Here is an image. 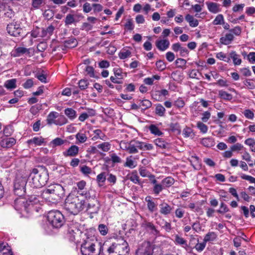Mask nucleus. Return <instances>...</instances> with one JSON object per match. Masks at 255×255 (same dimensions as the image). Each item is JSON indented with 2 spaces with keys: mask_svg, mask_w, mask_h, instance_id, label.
<instances>
[{
  "mask_svg": "<svg viewBox=\"0 0 255 255\" xmlns=\"http://www.w3.org/2000/svg\"><path fill=\"white\" fill-rule=\"evenodd\" d=\"M40 195L48 204H56L65 196V190L60 184H55L49 186Z\"/></svg>",
  "mask_w": 255,
  "mask_h": 255,
  "instance_id": "obj_1",
  "label": "nucleus"
},
{
  "mask_svg": "<svg viewBox=\"0 0 255 255\" xmlns=\"http://www.w3.org/2000/svg\"><path fill=\"white\" fill-rule=\"evenodd\" d=\"M83 194V193L81 192L79 195L69 194L65 200V209L73 215H77L82 211L84 209L86 204Z\"/></svg>",
  "mask_w": 255,
  "mask_h": 255,
  "instance_id": "obj_2",
  "label": "nucleus"
},
{
  "mask_svg": "<svg viewBox=\"0 0 255 255\" xmlns=\"http://www.w3.org/2000/svg\"><path fill=\"white\" fill-rule=\"evenodd\" d=\"M29 183L33 188H40L45 185L48 180L46 168L42 166L33 168L29 176Z\"/></svg>",
  "mask_w": 255,
  "mask_h": 255,
  "instance_id": "obj_3",
  "label": "nucleus"
},
{
  "mask_svg": "<svg viewBox=\"0 0 255 255\" xmlns=\"http://www.w3.org/2000/svg\"><path fill=\"white\" fill-rule=\"evenodd\" d=\"M103 247L94 236L87 238L81 246L82 255H99L102 254Z\"/></svg>",
  "mask_w": 255,
  "mask_h": 255,
  "instance_id": "obj_4",
  "label": "nucleus"
},
{
  "mask_svg": "<svg viewBox=\"0 0 255 255\" xmlns=\"http://www.w3.org/2000/svg\"><path fill=\"white\" fill-rule=\"evenodd\" d=\"M87 204V210L92 214L98 213L100 209V203L98 201L95 192L94 190H88L86 192L84 197Z\"/></svg>",
  "mask_w": 255,
  "mask_h": 255,
  "instance_id": "obj_5",
  "label": "nucleus"
},
{
  "mask_svg": "<svg viewBox=\"0 0 255 255\" xmlns=\"http://www.w3.org/2000/svg\"><path fill=\"white\" fill-rule=\"evenodd\" d=\"M47 220L53 228H60L64 224V218L62 213L57 210L51 211L47 215Z\"/></svg>",
  "mask_w": 255,
  "mask_h": 255,
  "instance_id": "obj_6",
  "label": "nucleus"
},
{
  "mask_svg": "<svg viewBox=\"0 0 255 255\" xmlns=\"http://www.w3.org/2000/svg\"><path fill=\"white\" fill-rule=\"evenodd\" d=\"M27 181L26 176H18L15 178L13 185V191L16 195L21 197L24 195Z\"/></svg>",
  "mask_w": 255,
  "mask_h": 255,
  "instance_id": "obj_7",
  "label": "nucleus"
},
{
  "mask_svg": "<svg viewBox=\"0 0 255 255\" xmlns=\"http://www.w3.org/2000/svg\"><path fill=\"white\" fill-rule=\"evenodd\" d=\"M14 207L15 210L19 211L21 213L23 212L28 213L31 211L29 209L28 201L22 196L15 199Z\"/></svg>",
  "mask_w": 255,
  "mask_h": 255,
  "instance_id": "obj_8",
  "label": "nucleus"
},
{
  "mask_svg": "<svg viewBox=\"0 0 255 255\" xmlns=\"http://www.w3.org/2000/svg\"><path fill=\"white\" fill-rule=\"evenodd\" d=\"M7 32L11 36L17 37L20 35L21 28L16 23L8 24L6 27Z\"/></svg>",
  "mask_w": 255,
  "mask_h": 255,
  "instance_id": "obj_9",
  "label": "nucleus"
},
{
  "mask_svg": "<svg viewBox=\"0 0 255 255\" xmlns=\"http://www.w3.org/2000/svg\"><path fill=\"white\" fill-rule=\"evenodd\" d=\"M152 253V248L149 242L143 243L141 247L136 253L139 255H151Z\"/></svg>",
  "mask_w": 255,
  "mask_h": 255,
  "instance_id": "obj_10",
  "label": "nucleus"
},
{
  "mask_svg": "<svg viewBox=\"0 0 255 255\" xmlns=\"http://www.w3.org/2000/svg\"><path fill=\"white\" fill-rule=\"evenodd\" d=\"M79 151V147L76 145H72L62 152V155L65 157H75Z\"/></svg>",
  "mask_w": 255,
  "mask_h": 255,
  "instance_id": "obj_11",
  "label": "nucleus"
},
{
  "mask_svg": "<svg viewBox=\"0 0 255 255\" xmlns=\"http://www.w3.org/2000/svg\"><path fill=\"white\" fill-rule=\"evenodd\" d=\"M155 45L158 50L163 51L169 47L170 42L167 39L157 40L156 41Z\"/></svg>",
  "mask_w": 255,
  "mask_h": 255,
  "instance_id": "obj_12",
  "label": "nucleus"
},
{
  "mask_svg": "<svg viewBox=\"0 0 255 255\" xmlns=\"http://www.w3.org/2000/svg\"><path fill=\"white\" fill-rule=\"evenodd\" d=\"M141 227L145 228L147 231H150L151 233L155 235L159 233L154 224L151 222L144 221L142 223Z\"/></svg>",
  "mask_w": 255,
  "mask_h": 255,
  "instance_id": "obj_13",
  "label": "nucleus"
},
{
  "mask_svg": "<svg viewBox=\"0 0 255 255\" xmlns=\"http://www.w3.org/2000/svg\"><path fill=\"white\" fill-rule=\"evenodd\" d=\"M160 213L164 215L169 214L173 208L166 202H163L159 205Z\"/></svg>",
  "mask_w": 255,
  "mask_h": 255,
  "instance_id": "obj_14",
  "label": "nucleus"
},
{
  "mask_svg": "<svg viewBox=\"0 0 255 255\" xmlns=\"http://www.w3.org/2000/svg\"><path fill=\"white\" fill-rule=\"evenodd\" d=\"M234 39V35L231 33H226L224 36L220 38V42L224 45H228L231 43Z\"/></svg>",
  "mask_w": 255,
  "mask_h": 255,
  "instance_id": "obj_15",
  "label": "nucleus"
},
{
  "mask_svg": "<svg viewBox=\"0 0 255 255\" xmlns=\"http://www.w3.org/2000/svg\"><path fill=\"white\" fill-rule=\"evenodd\" d=\"M206 3L211 12L217 13L220 11V5L218 3L210 1H207Z\"/></svg>",
  "mask_w": 255,
  "mask_h": 255,
  "instance_id": "obj_16",
  "label": "nucleus"
},
{
  "mask_svg": "<svg viewBox=\"0 0 255 255\" xmlns=\"http://www.w3.org/2000/svg\"><path fill=\"white\" fill-rule=\"evenodd\" d=\"M16 140L12 137L5 138L1 141V145L4 148H9L15 144Z\"/></svg>",
  "mask_w": 255,
  "mask_h": 255,
  "instance_id": "obj_17",
  "label": "nucleus"
},
{
  "mask_svg": "<svg viewBox=\"0 0 255 255\" xmlns=\"http://www.w3.org/2000/svg\"><path fill=\"white\" fill-rule=\"evenodd\" d=\"M59 116V113L56 112H50L47 117L46 122L48 125L55 124L56 119Z\"/></svg>",
  "mask_w": 255,
  "mask_h": 255,
  "instance_id": "obj_18",
  "label": "nucleus"
},
{
  "mask_svg": "<svg viewBox=\"0 0 255 255\" xmlns=\"http://www.w3.org/2000/svg\"><path fill=\"white\" fill-rule=\"evenodd\" d=\"M145 201L147 202L148 210L150 212H153L157 209L156 204L152 201L151 196H148L146 197Z\"/></svg>",
  "mask_w": 255,
  "mask_h": 255,
  "instance_id": "obj_19",
  "label": "nucleus"
},
{
  "mask_svg": "<svg viewBox=\"0 0 255 255\" xmlns=\"http://www.w3.org/2000/svg\"><path fill=\"white\" fill-rule=\"evenodd\" d=\"M39 198H40V197L39 196H37L36 195H31L29 197L28 199H27L28 201L29 209H30V210H32V208L33 207L34 205H37L39 203Z\"/></svg>",
  "mask_w": 255,
  "mask_h": 255,
  "instance_id": "obj_20",
  "label": "nucleus"
},
{
  "mask_svg": "<svg viewBox=\"0 0 255 255\" xmlns=\"http://www.w3.org/2000/svg\"><path fill=\"white\" fill-rule=\"evenodd\" d=\"M93 132L95 134V135L92 137V139L93 140H96L98 139H100L103 140H106L107 139L106 135L102 132L101 129H97L94 130Z\"/></svg>",
  "mask_w": 255,
  "mask_h": 255,
  "instance_id": "obj_21",
  "label": "nucleus"
},
{
  "mask_svg": "<svg viewBox=\"0 0 255 255\" xmlns=\"http://www.w3.org/2000/svg\"><path fill=\"white\" fill-rule=\"evenodd\" d=\"M66 116L70 120H74L77 117V113L75 110L71 108H66L64 111Z\"/></svg>",
  "mask_w": 255,
  "mask_h": 255,
  "instance_id": "obj_22",
  "label": "nucleus"
},
{
  "mask_svg": "<svg viewBox=\"0 0 255 255\" xmlns=\"http://www.w3.org/2000/svg\"><path fill=\"white\" fill-rule=\"evenodd\" d=\"M230 59L232 58L233 63L235 65H239L242 63V59L240 58V56L236 53L234 51H232L230 53Z\"/></svg>",
  "mask_w": 255,
  "mask_h": 255,
  "instance_id": "obj_23",
  "label": "nucleus"
},
{
  "mask_svg": "<svg viewBox=\"0 0 255 255\" xmlns=\"http://www.w3.org/2000/svg\"><path fill=\"white\" fill-rule=\"evenodd\" d=\"M154 143L156 146L162 149L169 148V144L165 141L162 138H158L154 140Z\"/></svg>",
  "mask_w": 255,
  "mask_h": 255,
  "instance_id": "obj_24",
  "label": "nucleus"
},
{
  "mask_svg": "<svg viewBox=\"0 0 255 255\" xmlns=\"http://www.w3.org/2000/svg\"><path fill=\"white\" fill-rule=\"evenodd\" d=\"M77 45V41L74 37L69 38L64 41V46L67 48H73Z\"/></svg>",
  "mask_w": 255,
  "mask_h": 255,
  "instance_id": "obj_25",
  "label": "nucleus"
},
{
  "mask_svg": "<svg viewBox=\"0 0 255 255\" xmlns=\"http://www.w3.org/2000/svg\"><path fill=\"white\" fill-rule=\"evenodd\" d=\"M44 142V139L42 137H34L27 141L29 144H34L36 145H41Z\"/></svg>",
  "mask_w": 255,
  "mask_h": 255,
  "instance_id": "obj_26",
  "label": "nucleus"
},
{
  "mask_svg": "<svg viewBox=\"0 0 255 255\" xmlns=\"http://www.w3.org/2000/svg\"><path fill=\"white\" fill-rule=\"evenodd\" d=\"M66 142H68L67 140L62 139L60 137H56L50 142V144L52 145L53 147H54L58 146H61Z\"/></svg>",
  "mask_w": 255,
  "mask_h": 255,
  "instance_id": "obj_27",
  "label": "nucleus"
},
{
  "mask_svg": "<svg viewBox=\"0 0 255 255\" xmlns=\"http://www.w3.org/2000/svg\"><path fill=\"white\" fill-rule=\"evenodd\" d=\"M182 134L184 137H190L191 138H193L195 134L193 132V131L192 129H191L189 127H185L182 131Z\"/></svg>",
  "mask_w": 255,
  "mask_h": 255,
  "instance_id": "obj_28",
  "label": "nucleus"
},
{
  "mask_svg": "<svg viewBox=\"0 0 255 255\" xmlns=\"http://www.w3.org/2000/svg\"><path fill=\"white\" fill-rule=\"evenodd\" d=\"M217 237V236L215 232H209L205 236L203 241L207 243L208 242L215 241Z\"/></svg>",
  "mask_w": 255,
  "mask_h": 255,
  "instance_id": "obj_29",
  "label": "nucleus"
},
{
  "mask_svg": "<svg viewBox=\"0 0 255 255\" xmlns=\"http://www.w3.org/2000/svg\"><path fill=\"white\" fill-rule=\"evenodd\" d=\"M76 184H77V186L78 190L77 191V192L76 195H79V192H81L82 193H83V194L82 195L83 197H85V194H86V191H83V190H84V189L86 186V182L83 180H82V181H80L77 182L76 183Z\"/></svg>",
  "mask_w": 255,
  "mask_h": 255,
  "instance_id": "obj_30",
  "label": "nucleus"
},
{
  "mask_svg": "<svg viewBox=\"0 0 255 255\" xmlns=\"http://www.w3.org/2000/svg\"><path fill=\"white\" fill-rule=\"evenodd\" d=\"M155 113L158 116L163 117L165 115V109L162 105L158 104L156 105Z\"/></svg>",
  "mask_w": 255,
  "mask_h": 255,
  "instance_id": "obj_31",
  "label": "nucleus"
},
{
  "mask_svg": "<svg viewBox=\"0 0 255 255\" xmlns=\"http://www.w3.org/2000/svg\"><path fill=\"white\" fill-rule=\"evenodd\" d=\"M219 96L220 98L227 101H230L233 99V96L231 94L223 90L219 91Z\"/></svg>",
  "mask_w": 255,
  "mask_h": 255,
  "instance_id": "obj_32",
  "label": "nucleus"
},
{
  "mask_svg": "<svg viewBox=\"0 0 255 255\" xmlns=\"http://www.w3.org/2000/svg\"><path fill=\"white\" fill-rule=\"evenodd\" d=\"M16 80L12 79L7 80L4 83V87L7 89H13L16 87Z\"/></svg>",
  "mask_w": 255,
  "mask_h": 255,
  "instance_id": "obj_33",
  "label": "nucleus"
},
{
  "mask_svg": "<svg viewBox=\"0 0 255 255\" xmlns=\"http://www.w3.org/2000/svg\"><path fill=\"white\" fill-rule=\"evenodd\" d=\"M129 179L134 184H138L139 185L141 184V183L139 179V177L137 175L136 171H133L131 172L130 176L129 177Z\"/></svg>",
  "mask_w": 255,
  "mask_h": 255,
  "instance_id": "obj_34",
  "label": "nucleus"
},
{
  "mask_svg": "<svg viewBox=\"0 0 255 255\" xmlns=\"http://www.w3.org/2000/svg\"><path fill=\"white\" fill-rule=\"evenodd\" d=\"M136 166V163L132 159V156L126 158V161L124 164V166L132 169L134 168Z\"/></svg>",
  "mask_w": 255,
  "mask_h": 255,
  "instance_id": "obj_35",
  "label": "nucleus"
},
{
  "mask_svg": "<svg viewBox=\"0 0 255 255\" xmlns=\"http://www.w3.org/2000/svg\"><path fill=\"white\" fill-rule=\"evenodd\" d=\"M201 143L206 147H211L214 145V141L211 137H206L201 140Z\"/></svg>",
  "mask_w": 255,
  "mask_h": 255,
  "instance_id": "obj_36",
  "label": "nucleus"
},
{
  "mask_svg": "<svg viewBox=\"0 0 255 255\" xmlns=\"http://www.w3.org/2000/svg\"><path fill=\"white\" fill-rule=\"evenodd\" d=\"M139 102V106L140 107H142V109L143 110H145L150 107H151L152 104L151 102L148 100H140Z\"/></svg>",
  "mask_w": 255,
  "mask_h": 255,
  "instance_id": "obj_37",
  "label": "nucleus"
},
{
  "mask_svg": "<svg viewBox=\"0 0 255 255\" xmlns=\"http://www.w3.org/2000/svg\"><path fill=\"white\" fill-rule=\"evenodd\" d=\"M174 182V180L171 177H167L163 179L161 181V183L164 188L171 186Z\"/></svg>",
  "mask_w": 255,
  "mask_h": 255,
  "instance_id": "obj_38",
  "label": "nucleus"
},
{
  "mask_svg": "<svg viewBox=\"0 0 255 255\" xmlns=\"http://www.w3.org/2000/svg\"><path fill=\"white\" fill-rule=\"evenodd\" d=\"M149 129L150 132L155 135L160 136L163 133L159 130V128L155 125H151L149 127Z\"/></svg>",
  "mask_w": 255,
  "mask_h": 255,
  "instance_id": "obj_39",
  "label": "nucleus"
},
{
  "mask_svg": "<svg viewBox=\"0 0 255 255\" xmlns=\"http://www.w3.org/2000/svg\"><path fill=\"white\" fill-rule=\"evenodd\" d=\"M97 148L103 152H108L111 148V144L109 142H104L98 144Z\"/></svg>",
  "mask_w": 255,
  "mask_h": 255,
  "instance_id": "obj_40",
  "label": "nucleus"
},
{
  "mask_svg": "<svg viewBox=\"0 0 255 255\" xmlns=\"http://www.w3.org/2000/svg\"><path fill=\"white\" fill-rule=\"evenodd\" d=\"M128 151L130 154L136 153L138 152V150L136 148V146H135L134 140H131L129 142Z\"/></svg>",
  "mask_w": 255,
  "mask_h": 255,
  "instance_id": "obj_41",
  "label": "nucleus"
},
{
  "mask_svg": "<svg viewBox=\"0 0 255 255\" xmlns=\"http://www.w3.org/2000/svg\"><path fill=\"white\" fill-rule=\"evenodd\" d=\"M0 255H12V252L8 247L0 243Z\"/></svg>",
  "mask_w": 255,
  "mask_h": 255,
  "instance_id": "obj_42",
  "label": "nucleus"
},
{
  "mask_svg": "<svg viewBox=\"0 0 255 255\" xmlns=\"http://www.w3.org/2000/svg\"><path fill=\"white\" fill-rule=\"evenodd\" d=\"M153 192L156 195H158L164 188L162 183L159 184L157 183V182L156 183L153 184Z\"/></svg>",
  "mask_w": 255,
  "mask_h": 255,
  "instance_id": "obj_43",
  "label": "nucleus"
},
{
  "mask_svg": "<svg viewBox=\"0 0 255 255\" xmlns=\"http://www.w3.org/2000/svg\"><path fill=\"white\" fill-rule=\"evenodd\" d=\"M68 123L67 119L63 115H59L55 121V125L57 126H62Z\"/></svg>",
  "mask_w": 255,
  "mask_h": 255,
  "instance_id": "obj_44",
  "label": "nucleus"
},
{
  "mask_svg": "<svg viewBox=\"0 0 255 255\" xmlns=\"http://www.w3.org/2000/svg\"><path fill=\"white\" fill-rule=\"evenodd\" d=\"M76 139L79 143H82L86 141L87 137L85 133L78 132L75 135Z\"/></svg>",
  "mask_w": 255,
  "mask_h": 255,
  "instance_id": "obj_45",
  "label": "nucleus"
},
{
  "mask_svg": "<svg viewBox=\"0 0 255 255\" xmlns=\"http://www.w3.org/2000/svg\"><path fill=\"white\" fill-rule=\"evenodd\" d=\"M224 23V18L223 15L221 14H219L217 15L215 19L213 21L214 25H220Z\"/></svg>",
  "mask_w": 255,
  "mask_h": 255,
  "instance_id": "obj_46",
  "label": "nucleus"
},
{
  "mask_svg": "<svg viewBox=\"0 0 255 255\" xmlns=\"http://www.w3.org/2000/svg\"><path fill=\"white\" fill-rule=\"evenodd\" d=\"M216 57L221 60H223L226 62H230V57H227L224 53L220 52L216 54Z\"/></svg>",
  "mask_w": 255,
  "mask_h": 255,
  "instance_id": "obj_47",
  "label": "nucleus"
},
{
  "mask_svg": "<svg viewBox=\"0 0 255 255\" xmlns=\"http://www.w3.org/2000/svg\"><path fill=\"white\" fill-rule=\"evenodd\" d=\"M229 211V209L227 205H226L223 202H221L220 208L219 210H217V212L220 214H223Z\"/></svg>",
  "mask_w": 255,
  "mask_h": 255,
  "instance_id": "obj_48",
  "label": "nucleus"
},
{
  "mask_svg": "<svg viewBox=\"0 0 255 255\" xmlns=\"http://www.w3.org/2000/svg\"><path fill=\"white\" fill-rule=\"evenodd\" d=\"M175 242L176 244L187 246L186 241L178 235L175 236Z\"/></svg>",
  "mask_w": 255,
  "mask_h": 255,
  "instance_id": "obj_49",
  "label": "nucleus"
},
{
  "mask_svg": "<svg viewBox=\"0 0 255 255\" xmlns=\"http://www.w3.org/2000/svg\"><path fill=\"white\" fill-rule=\"evenodd\" d=\"M43 16L47 19H51L54 15V11L50 9H46L43 13Z\"/></svg>",
  "mask_w": 255,
  "mask_h": 255,
  "instance_id": "obj_50",
  "label": "nucleus"
},
{
  "mask_svg": "<svg viewBox=\"0 0 255 255\" xmlns=\"http://www.w3.org/2000/svg\"><path fill=\"white\" fill-rule=\"evenodd\" d=\"M85 71L87 72V74L90 77L93 78H97L95 74V70L93 67L87 66L86 67Z\"/></svg>",
  "mask_w": 255,
  "mask_h": 255,
  "instance_id": "obj_51",
  "label": "nucleus"
},
{
  "mask_svg": "<svg viewBox=\"0 0 255 255\" xmlns=\"http://www.w3.org/2000/svg\"><path fill=\"white\" fill-rule=\"evenodd\" d=\"M197 128L200 129L201 132L203 133H205L208 131V127L201 122H198L197 124Z\"/></svg>",
  "mask_w": 255,
  "mask_h": 255,
  "instance_id": "obj_52",
  "label": "nucleus"
},
{
  "mask_svg": "<svg viewBox=\"0 0 255 255\" xmlns=\"http://www.w3.org/2000/svg\"><path fill=\"white\" fill-rule=\"evenodd\" d=\"M130 55L131 52L130 51L128 50H124L119 53V56L121 59H125L129 57Z\"/></svg>",
  "mask_w": 255,
  "mask_h": 255,
  "instance_id": "obj_53",
  "label": "nucleus"
},
{
  "mask_svg": "<svg viewBox=\"0 0 255 255\" xmlns=\"http://www.w3.org/2000/svg\"><path fill=\"white\" fill-rule=\"evenodd\" d=\"M98 230L100 234L103 236L107 235L108 232L107 226L104 224H100L98 226Z\"/></svg>",
  "mask_w": 255,
  "mask_h": 255,
  "instance_id": "obj_54",
  "label": "nucleus"
},
{
  "mask_svg": "<svg viewBox=\"0 0 255 255\" xmlns=\"http://www.w3.org/2000/svg\"><path fill=\"white\" fill-rule=\"evenodd\" d=\"M75 22V18L74 15L71 14H68L65 19V25H70Z\"/></svg>",
  "mask_w": 255,
  "mask_h": 255,
  "instance_id": "obj_55",
  "label": "nucleus"
},
{
  "mask_svg": "<svg viewBox=\"0 0 255 255\" xmlns=\"http://www.w3.org/2000/svg\"><path fill=\"white\" fill-rule=\"evenodd\" d=\"M44 3V0H32V6L35 9L39 8Z\"/></svg>",
  "mask_w": 255,
  "mask_h": 255,
  "instance_id": "obj_56",
  "label": "nucleus"
},
{
  "mask_svg": "<svg viewBox=\"0 0 255 255\" xmlns=\"http://www.w3.org/2000/svg\"><path fill=\"white\" fill-rule=\"evenodd\" d=\"M79 87L81 90L86 89L89 85V82L87 80L82 79L79 81Z\"/></svg>",
  "mask_w": 255,
  "mask_h": 255,
  "instance_id": "obj_57",
  "label": "nucleus"
},
{
  "mask_svg": "<svg viewBox=\"0 0 255 255\" xmlns=\"http://www.w3.org/2000/svg\"><path fill=\"white\" fill-rule=\"evenodd\" d=\"M206 246V243L203 241L202 243L196 244L194 248L198 252H201L204 250Z\"/></svg>",
  "mask_w": 255,
  "mask_h": 255,
  "instance_id": "obj_58",
  "label": "nucleus"
},
{
  "mask_svg": "<svg viewBox=\"0 0 255 255\" xmlns=\"http://www.w3.org/2000/svg\"><path fill=\"white\" fill-rule=\"evenodd\" d=\"M125 28L128 30H132L134 28V25L132 19L128 18L125 24Z\"/></svg>",
  "mask_w": 255,
  "mask_h": 255,
  "instance_id": "obj_59",
  "label": "nucleus"
},
{
  "mask_svg": "<svg viewBox=\"0 0 255 255\" xmlns=\"http://www.w3.org/2000/svg\"><path fill=\"white\" fill-rule=\"evenodd\" d=\"M186 64V61L182 58H178L175 61V64L178 68H183L185 66Z\"/></svg>",
  "mask_w": 255,
  "mask_h": 255,
  "instance_id": "obj_60",
  "label": "nucleus"
},
{
  "mask_svg": "<svg viewBox=\"0 0 255 255\" xmlns=\"http://www.w3.org/2000/svg\"><path fill=\"white\" fill-rule=\"evenodd\" d=\"M156 66L158 70L162 71L166 68L165 63L162 60H158L156 62Z\"/></svg>",
  "mask_w": 255,
  "mask_h": 255,
  "instance_id": "obj_61",
  "label": "nucleus"
},
{
  "mask_svg": "<svg viewBox=\"0 0 255 255\" xmlns=\"http://www.w3.org/2000/svg\"><path fill=\"white\" fill-rule=\"evenodd\" d=\"M106 180V175L105 172H102L97 176V181L100 183H104Z\"/></svg>",
  "mask_w": 255,
  "mask_h": 255,
  "instance_id": "obj_62",
  "label": "nucleus"
},
{
  "mask_svg": "<svg viewBox=\"0 0 255 255\" xmlns=\"http://www.w3.org/2000/svg\"><path fill=\"white\" fill-rule=\"evenodd\" d=\"M28 51V49L24 47H19L15 49V56H20L21 55Z\"/></svg>",
  "mask_w": 255,
  "mask_h": 255,
  "instance_id": "obj_63",
  "label": "nucleus"
},
{
  "mask_svg": "<svg viewBox=\"0 0 255 255\" xmlns=\"http://www.w3.org/2000/svg\"><path fill=\"white\" fill-rule=\"evenodd\" d=\"M35 77L41 82L46 83V75L43 73V72L41 73H37L35 76Z\"/></svg>",
  "mask_w": 255,
  "mask_h": 255,
  "instance_id": "obj_64",
  "label": "nucleus"
}]
</instances>
